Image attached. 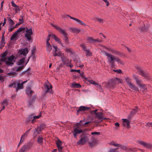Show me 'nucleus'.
<instances>
[{"label": "nucleus", "mask_w": 152, "mask_h": 152, "mask_svg": "<svg viewBox=\"0 0 152 152\" xmlns=\"http://www.w3.org/2000/svg\"><path fill=\"white\" fill-rule=\"evenodd\" d=\"M28 52V50L27 48L22 49L19 51V56L21 59L18 61L17 63L18 65L21 66L15 67L14 68L15 71L18 72L22 69L23 67V64L25 62V59L26 58V56Z\"/></svg>", "instance_id": "nucleus-1"}, {"label": "nucleus", "mask_w": 152, "mask_h": 152, "mask_svg": "<svg viewBox=\"0 0 152 152\" xmlns=\"http://www.w3.org/2000/svg\"><path fill=\"white\" fill-rule=\"evenodd\" d=\"M83 121H80V123L77 124L76 127H74L73 130L72 131V133L74 137L75 138H76L77 134L82 133L83 132V130L82 129H79V126L86 125L88 124L90 122V121H88L83 123L82 122Z\"/></svg>", "instance_id": "nucleus-2"}, {"label": "nucleus", "mask_w": 152, "mask_h": 152, "mask_svg": "<svg viewBox=\"0 0 152 152\" xmlns=\"http://www.w3.org/2000/svg\"><path fill=\"white\" fill-rule=\"evenodd\" d=\"M53 52L52 53L53 56H62L63 54V53L60 50V49L58 48L57 46L53 45ZM61 60L63 63L65 64L67 63L66 61L67 60V59L66 58L61 57Z\"/></svg>", "instance_id": "nucleus-3"}, {"label": "nucleus", "mask_w": 152, "mask_h": 152, "mask_svg": "<svg viewBox=\"0 0 152 152\" xmlns=\"http://www.w3.org/2000/svg\"><path fill=\"white\" fill-rule=\"evenodd\" d=\"M6 56V53H3L2 55L0 61L1 62H4L6 63V64L9 66H12L15 61L14 60L15 56L13 55H12L11 56L7 58H5Z\"/></svg>", "instance_id": "nucleus-4"}, {"label": "nucleus", "mask_w": 152, "mask_h": 152, "mask_svg": "<svg viewBox=\"0 0 152 152\" xmlns=\"http://www.w3.org/2000/svg\"><path fill=\"white\" fill-rule=\"evenodd\" d=\"M105 54L107 57L108 62L111 64V66L113 67L114 65V62L115 60L116 57L111 54L107 53L106 52H104Z\"/></svg>", "instance_id": "nucleus-5"}, {"label": "nucleus", "mask_w": 152, "mask_h": 152, "mask_svg": "<svg viewBox=\"0 0 152 152\" xmlns=\"http://www.w3.org/2000/svg\"><path fill=\"white\" fill-rule=\"evenodd\" d=\"M52 26L54 27L56 29H57L59 32L62 33L64 35V40L65 41L66 43H68V39L66 36L67 35V34L65 30L61 28L60 27L55 25H54L52 24Z\"/></svg>", "instance_id": "nucleus-6"}, {"label": "nucleus", "mask_w": 152, "mask_h": 152, "mask_svg": "<svg viewBox=\"0 0 152 152\" xmlns=\"http://www.w3.org/2000/svg\"><path fill=\"white\" fill-rule=\"evenodd\" d=\"M25 28V29L24 30H26L25 37H26V39L28 41H30L31 39V36L33 34L32 29H28L27 28Z\"/></svg>", "instance_id": "nucleus-7"}, {"label": "nucleus", "mask_w": 152, "mask_h": 152, "mask_svg": "<svg viewBox=\"0 0 152 152\" xmlns=\"http://www.w3.org/2000/svg\"><path fill=\"white\" fill-rule=\"evenodd\" d=\"M97 110H95L92 111L91 112V113L92 114H95L96 117L98 119L102 121L103 119H105L106 118H104L103 116V113H102L98 112L97 113Z\"/></svg>", "instance_id": "nucleus-8"}, {"label": "nucleus", "mask_w": 152, "mask_h": 152, "mask_svg": "<svg viewBox=\"0 0 152 152\" xmlns=\"http://www.w3.org/2000/svg\"><path fill=\"white\" fill-rule=\"evenodd\" d=\"M88 139H89L88 137L87 136H85L80 138V140L77 142V144L79 145H83L86 142H87L88 143Z\"/></svg>", "instance_id": "nucleus-9"}, {"label": "nucleus", "mask_w": 152, "mask_h": 152, "mask_svg": "<svg viewBox=\"0 0 152 152\" xmlns=\"http://www.w3.org/2000/svg\"><path fill=\"white\" fill-rule=\"evenodd\" d=\"M25 29V28L23 27L20 28H19L11 37L10 38V39L12 40L14 39L18 35V33H19L20 32L23 31Z\"/></svg>", "instance_id": "nucleus-10"}, {"label": "nucleus", "mask_w": 152, "mask_h": 152, "mask_svg": "<svg viewBox=\"0 0 152 152\" xmlns=\"http://www.w3.org/2000/svg\"><path fill=\"white\" fill-rule=\"evenodd\" d=\"M136 142L147 148H149L151 147V144L148 143L143 141L137 140L136 141Z\"/></svg>", "instance_id": "nucleus-11"}, {"label": "nucleus", "mask_w": 152, "mask_h": 152, "mask_svg": "<svg viewBox=\"0 0 152 152\" xmlns=\"http://www.w3.org/2000/svg\"><path fill=\"white\" fill-rule=\"evenodd\" d=\"M88 140V143L91 146L94 145L96 143V139L94 137L89 136Z\"/></svg>", "instance_id": "nucleus-12"}, {"label": "nucleus", "mask_w": 152, "mask_h": 152, "mask_svg": "<svg viewBox=\"0 0 152 152\" xmlns=\"http://www.w3.org/2000/svg\"><path fill=\"white\" fill-rule=\"evenodd\" d=\"M27 81H24L20 83V81H17L16 91H17L19 89H22L23 88V84L26 83Z\"/></svg>", "instance_id": "nucleus-13"}, {"label": "nucleus", "mask_w": 152, "mask_h": 152, "mask_svg": "<svg viewBox=\"0 0 152 152\" xmlns=\"http://www.w3.org/2000/svg\"><path fill=\"white\" fill-rule=\"evenodd\" d=\"M67 16L69 17L71 19L74 20L77 24L81 25H86L83 22L79 19L72 17L68 15H67Z\"/></svg>", "instance_id": "nucleus-14"}, {"label": "nucleus", "mask_w": 152, "mask_h": 152, "mask_svg": "<svg viewBox=\"0 0 152 152\" xmlns=\"http://www.w3.org/2000/svg\"><path fill=\"white\" fill-rule=\"evenodd\" d=\"M122 120L123 121V125L127 128H129L130 126V121L126 119H122Z\"/></svg>", "instance_id": "nucleus-15"}, {"label": "nucleus", "mask_w": 152, "mask_h": 152, "mask_svg": "<svg viewBox=\"0 0 152 152\" xmlns=\"http://www.w3.org/2000/svg\"><path fill=\"white\" fill-rule=\"evenodd\" d=\"M45 87L48 89V90L46 92V93L48 92L49 93L52 92V86L50 85V83L48 81L46 82L45 83Z\"/></svg>", "instance_id": "nucleus-16"}, {"label": "nucleus", "mask_w": 152, "mask_h": 152, "mask_svg": "<svg viewBox=\"0 0 152 152\" xmlns=\"http://www.w3.org/2000/svg\"><path fill=\"white\" fill-rule=\"evenodd\" d=\"M41 116V114L40 113L39 115L37 116H34L31 115L29 116V118L30 120L31 121V123H34L35 121V120L39 118Z\"/></svg>", "instance_id": "nucleus-17"}, {"label": "nucleus", "mask_w": 152, "mask_h": 152, "mask_svg": "<svg viewBox=\"0 0 152 152\" xmlns=\"http://www.w3.org/2000/svg\"><path fill=\"white\" fill-rule=\"evenodd\" d=\"M8 104V102L6 99H4L1 102V111L4 109L5 108V107L7 106Z\"/></svg>", "instance_id": "nucleus-18"}, {"label": "nucleus", "mask_w": 152, "mask_h": 152, "mask_svg": "<svg viewBox=\"0 0 152 152\" xmlns=\"http://www.w3.org/2000/svg\"><path fill=\"white\" fill-rule=\"evenodd\" d=\"M133 76L137 84L139 86H140L143 84L142 83L141 80L138 79V77L137 76L134 75Z\"/></svg>", "instance_id": "nucleus-19"}, {"label": "nucleus", "mask_w": 152, "mask_h": 152, "mask_svg": "<svg viewBox=\"0 0 152 152\" xmlns=\"http://www.w3.org/2000/svg\"><path fill=\"white\" fill-rule=\"evenodd\" d=\"M136 68L139 71V74L141 75L145 76L146 77L147 76V75L145 74L143 71L140 68V67L137 66H136Z\"/></svg>", "instance_id": "nucleus-20"}, {"label": "nucleus", "mask_w": 152, "mask_h": 152, "mask_svg": "<svg viewBox=\"0 0 152 152\" xmlns=\"http://www.w3.org/2000/svg\"><path fill=\"white\" fill-rule=\"evenodd\" d=\"M11 4L14 7L13 10H15L16 13H17L18 11L20 10L19 7L17 6L13 1H12Z\"/></svg>", "instance_id": "nucleus-21"}, {"label": "nucleus", "mask_w": 152, "mask_h": 152, "mask_svg": "<svg viewBox=\"0 0 152 152\" xmlns=\"http://www.w3.org/2000/svg\"><path fill=\"white\" fill-rule=\"evenodd\" d=\"M128 86L130 88L134 91H138V88L136 87L135 85L132 83H129Z\"/></svg>", "instance_id": "nucleus-22"}, {"label": "nucleus", "mask_w": 152, "mask_h": 152, "mask_svg": "<svg viewBox=\"0 0 152 152\" xmlns=\"http://www.w3.org/2000/svg\"><path fill=\"white\" fill-rule=\"evenodd\" d=\"M89 108L84 106H82L79 107V109L77 111V113H79L80 111H85L89 110Z\"/></svg>", "instance_id": "nucleus-23"}, {"label": "nucleus", "mask_w": 152, "mask_h": 152, "mask_svg": "<svg viewBox=\"0 0 152 152\" xmlns=\"http://www.w3.org/2000/svg\"><path fill=\"white\" fill-rule=\"evenodd\" d=\"M52 38L54 39L56 42H58V43L60 44L62 46H64L62 44L61 42L60 39L55 35L53 34L52 35Z\"/></svg>", "instance_id": "nucleus-24"}, {"label": "nucleus", "mask_w": 152, "mask_h": 152, "mask_svg": "<svg viewBox=\"0 0 152 152\" xmlns=\"http://www.w3.org/2000/svg\"><path fill=\"white\" fill-rule=\"evenodd\" d=\"M113 83L114 85L115 84H119V83H122V82L121 80L117 78H116L113 80Z\"/></svg>", "instance_id": "nucleus-25"}, {"label": "nucleus", "mask_w": 152, "mask_h": 152, "mask_svg": "<svg viewBox=\"0 0 152 152\" xmlns=\"http://www.w3.org/2000/svg\"><path fill=\"white\" fill-rule=\"evenodd\" d=\"M46 48L47 52L49 54H50V51L52 50V45L50 43H46Z\"/></svg>", "instance_id": "nucleus-26"}, {"label": "nucleus", "mask_w": 152, "mask_h": 152, "mask_svg": "<svg viewBox=\"0 0 152 152\" xmlns=\"http://www.w3.org/2000/svg\"><path fill=\"white\" fill-rule=\"evenodd\" d=\"M30 130V129L27 130L21 137L20 138H21V140H23L22 141H24L28 136V131Z\"/></svg>", "instance_id": "nucleus-27"}, {"label": "nucleus", "mask_w": 152, "mask_h": 152, "mask_svg": "<svg viewBox=\"0 0 152 152\" xmlns=\"http://www.w3.org/2000/svg\"><path fill=\"white\" fill-rule=\"evenodd\" d=\"M87 40L90 42L92 43L95 42H101V40H99L98 39H94L91 37H88L87 38Z\"/></svg>", "instance_id": "nucleus-28"}, {"label": "nucleus", "mask_w": 152, "mask_h": 152, "mask_svg": "<svg viewBox=\"0 0 152 152\" xmlns=\"http://www.w3.org/2000/svg\"><path fill=\"white\" fill-rule=\"evenodd\" d=\"M56 144L58 149H62V147L61 146L62 142L60 140H58L57 141Z\"/></svg>", "instance_id": "nucleus-29"}, {"label": "nucleus", "mask_w": 152, "mask_h": 152, "mask_svg": "<svg viewBox=\"0 0 152 152\" xmlns=\"http://www.w3.org/2000/svg\"><path fill=\"white\" fill-rule=\"evenodd\" d=\"M83 49V50H85L86 52V55L87 56H90L91 55V53L88 50H87L86 49V48L85 46L83 45H81Z\"/></svg>", "instance_id": "nucleus-30"}, {"label": "nucleus", "mask_w": 152, "mask_h": 152, "mask_svg": "<svg viewBox=\"0 0 152 152\" xmlns=\"http://www.w3.org/2000/svg\"><path fill=\"white\" fill-rule=\"evenodd\" d=\"M81 85L79 83H72L71 87L72 88H80L81 87Z\"/></svg>", "instance_id": "nucleus-31"}, {"label": "nucleus", "mask_w": 152, "mask_h": 152, "mask_svg": "<svg viewBox=\"0 0 152 152\" xmlns=\"http://www.w3.org/2000/svg\"><path fill=\"white\" fill-rule=\"evenodd\" d=\"M34 93L33 91L31 90L30 87H27L26 90V93L27 94L30 95Z\"/></svg>", "instance_id": "nucleus-32"}, {"label": "nucleus", "mask_w": 152, "mask_h": 152, "mask_svg": "<svg viewBox=\"0 0 152 152\" xmlns=\"http://www.w3.org/2000/svg\"><path fill=\"white\" fill-rule=\"evenodd\" d=\"M5 42L4 38V37L3 35H2V38L1 39V43L0 44V48H2L5 45Z\"/></svg>", "instance_id": "nucleus-33"}, {"label": "nucleus", "mask_w": 152, "mask_h": 152, "mask_svg": "<svg viewBox=\"0 0 152 152\" xmlns=\"http://www.w3.org/2000/svg\"><path fill=\"white\" fill-rule=\"evenodd\" d=\"M16 86H17V81L14 82H13L12 83H10L9 85V87H13L14 88H15L16 89Z\"/></svg>", "instance_id": "nucleus-34"}, {"label": "nucleus", "mask_w": 152, "mask_h": 152, "mask_svg": "<svg viewBox=\"0 0 152 152\" xmlns=\"http://www.w3.org/2000/svg\"><path fill=\"white\" fill-rule=\"evenodd\" d=\"M32 145V144L31 142H27L24 145V146L27 149V150L29 149L30 147H31Z\"/></svg>", "instance_id": "nucleus-35"}, {"label": "nucleus", "mask_w": 152, "mask_h": 152, "mask_svg": "<svg viewBox=\"0 0 152 152\" xmlns=\"http://www.w3.org/2000/svg\"><path fill=\"white\" fill-rule=\"evenodd\" d=\"M43 138L40 136H39L37 140L38 142L40 144L42 145L43 142Z\"/></svg>", "instance_id": "nucleus-36"}, {"label": "nucleus", "mask_w": 152, "mask_h": 152, "mask_svg": "<svg viewBox=\"0 0 152 152\" xmlns=\"http://www.w3.org/2000/svg\"><path fill=\"white\" fill-rule=\"evenodd\" d=\"M42 130L40 126V127H38L37 129H35L34 130V133H35L36 132H37L38 134H39L40 133L41 131Z\"/></svg>", "instance_id": "nucleus-37"}, {"label": "nucleus", "mask_w": 152, "mask_h": 152, "mask_svg": "<svg viewBox=\"0 0 152 152\" xmlns=\"http://www.w3.org/2000/svg\"><path fill=\"white\" fill-rule=\"evenodd\" d=\"M142 89V91L144 92L146 91L147 88L145 84H143L140 86Z\"/></svg>", "instance_id": "nucleus-38"}, {"label": "nucleus", "mask_w": 152, "mask_h": 152, "mask_svg": "<svg viewBox=\"0 0 152 152\" xmlns=\"http://www.w3.org/2000/svg\"><path fill=\"white\" fill-rule=\"evenodd\" d=\"M71 30L73 32L76 34L78 33L80 31L79 29L77 28H72Z\"/></svg>", "instance_id": "nucleus-39"}, {"label": "nucleus", "mask_w": 152, "mask_h": 152, "mask_svg": "<svg viewBox=\"0 0 152 152\" xmlns=\"http://www.w3.org/2000/svg\"><path fill=\"white\" fill-rule=\"evenodd\" d=\"M138 108L137 107H135V109H133L131 112V114L132 115H133L134 114L136 113L137 111Z\"/></svg>", "instance_id": "nucleus-40"}, {"label": "nucleus", "mask_w": 152, "mask_h": 152, "mask_svg": "<svg viewBox=\"0 0 152 152\" xmlns=\"http://www.w3.org/2000/svg\"><path fill=\"white\" fill-rule=\"evenodd\" d=\"M115 61L117 62L119 64H123V63L122 61L118 57H116Z\"/></svg>", "instance_id": "nucleus-41"}, {"label": "nucleus", "mask_w": 152, "mask_h": 152, "mask_svg": "<svg viewBox=\"0 0 152 152\" xmlns=\"http://www.w3.org/2000/svg\"><path fill=\"white\" fill-rule=\"evenodd\" d=\"M27 149L24 145L19 150V152H24Z\"/></svg>", "instance_id": "nucleus-42"}, {"label": "nucleus", "mask_w": 152, "mask_h": 152, "mask_svg": "<svg viewBox=\"0 0 152 152\" xmlns=\"http://www.w3.org/2000/svg\"><path fill=\"white\" fill-rule=\"evenodd\" d=\"M8 21L10 26H13L15 24L14 21L10 18H9Z\"/></svg>", "instance_id": "nucleus-43"}, {"label": "nucleus", "mask_w": 152, "mask_h": 152, "mask_svg": "<svg viewBox=\"0 0 152 152\" xmlns=\"http://www.w3.org/2000/svg\"><path fill=\"white\" fill-rule=\"evenodd\" d=\"M110 145H113L114 146L119 147L120 146V145L118 144H116L114 142H112L109 143Z\"/></svg>", "instance_id": "nucleus-44"}, {"label": "nucleus", "mask_w": 152, "mask_h": 152, "mask_svg": "<svg viewBox=\"0 0 152 152\" xmlns=\"http://www.w3.org/2000/svg\"><path fill=\"white\" fill-rule=\"evenodd\" d=\"M10 26L8 28L9 31L10 32L14 30V29L15 28V26Z\"/></svg>", "instance_id": "nucleus-45"}, {"label": "nucleus", "mask_w": 152, "mask_h": 152, "mask_svg": "<svg viewBox=\"0 0 152 152\" xmlns=\"http://www.w3.org/2000/svg\"><path fill=\"white\" fill-rule=\"evenodd\" d=\"M125 80L128 83V85L129 84V83H132L131 82V79L128 77H126L125 78Z\"/></svg>", "instance_id": "nucleus-46"}, {"label": "nucleus", "mask_w": 152, "mask_h": 152, "mask_svg": "<svg viewBox=\"0 0 152 152\" xmlns=\"http://www.w3.org/2000/svg\"><path fill=\"white\" fill-rule=\"evenodd\" d=\"M91 134L93 136H94L96 135H100V133L99 132H92L91 133Z\"/></svg>", "instance_id": "nucleus-47"}, {"label": "nucleus", "mask_w": 152, "mask_h": 152, "mask_svg": "<svg viewBox=\"0 0 152 152\" xmlns=\"http://www.w3.org/2000/svg\"><path fill=\"white\" fill-rule=\"evenodd\" d=\"M96 19L99 23H103V19L99 18H96Z\"/></svg>", "instance_id": "nucleus-48"}, {"label": "nucleus", "mask_w": 152, "mask_h": 152, "mask_svg": "<svg viewBox=\"0 0 152 152\" xmlns=\"http://www.w3.org/2000/svg\"><path fill=\"white\" fill-rule=\"evenodd\" d=\"M8 75L10 76H14L15 75V73L14 72H9L8 73Z\"/></svg>", "instance_id": "nucleus-49"}, {"label": "nucleus", "mask_w": 152, "mask_h": 152, "mask_svg": "<svg viewBox=\"0 0 152 152\" xmlns=\"http://www.w3.org/2000/svg\"><path fill=\"white\" fill-rule=\"evenodd\" d=\"M40 127L43 130L46 128V126L45 124H43L40 125Z\"/></svg>", "instance_id": "nucleus-50"}, {"label": "nucleus", "mask_w": 152, "mask_h": 152, "mask_svg": "<svg viewBox=\"0 0 152 152\" xmlns=\"http://www.w3.org/2000/svg\"><path fill=\"white\" fill-rule=\"evenodd\" d=\"M108 152H118V151H117L116 150V149L113 148V149H110Z\"/></svg>", "instance_id": "nucleus-51"}, {"label": "nucleus", "mask_w": 152, "mask_h": 152, "mask_svg": "<svg viewBox=\"0 0 152 152\" xmlns=\"http://www.w3.org/2000/svg\"><path fill=\"white\" fill-rule=\"evenodd\" d=\"M33 103V100H31L28 101V105L30 106V105H32Z\"/></svg>", "instance_id": "nucleus-52"}, {"label": "nucleus", "mask_w": 152, "mask_h": 152, "mask_svg": "<svg viewBox=\"0 0 152 152\" xmlns=\"http://www.w3.org/2000/svg\"><path fill=\"white\" fill-rule=\"evenodd\" d=\"M51 36V34H49L48 36V37L47 39L46 43H50V42H49V41L50 39Z\"/></svg>", "instance_id": "nucleus-53"}, {"label": "nucleus", "mask_w": 152, "mask_h": 152, "mask_svg": "<svg viewBox=\"0 0 152 152\" xmlns=\"http://www.w3.org/2000/svg\"><path fill=\"white\" fill-rule=\"evenodd\" d=\"M103 84L105 85V87L107 88H110L111 87V86H110V83H104Z\"/></svg>", "instance_id": "nucleus-54"}, {"label": "nucleus", "mask_w": 152, "mask_h": 152, "mask_svg": "<svg viewBox=\"0 0 152 152\" xmlns=\"http://www.w3.org/2000/svg\"><path fill=\"white\" fill-rule=\"evenodd\" d=\"M71 71L72 72H75V71L77 72H78L79 73H80V70H76L74 69H71Z\"/></svg>", "instance_id": "nucleus-55"}, {"label": "nucleus", "mask_w": 152, "mask_h": 152, "mask_svg": "<svg viewBox=\"0 0 152 152\" xmlns=\"http://www.w3.org/2000/svg\"><path fill=\"white\" fill-rule=\"evenodd\" d=\"M95 86L98 88L100 89L101 88V86L98 84L96 83L95 85Z\"/></svg>", "instance_id": "nucleus-56"}, {"label": "nucleus", "mask_w": 152, "mask_h": 152, "mask_svg": "<svg viewBox=\"0 0 152 152\" xmlns=\"http://www.w3.org/2000/svg\"><path fill=\"white\" fill-rule=\"evenodd\" d=\"M89 82H90V83L91 84H93L94 85H95L96 83V82L94 81H93V80H90L89 81Z\"/></svg>", "instance_id": "nucleus-57"}, {"label": "nucleus", "mask_w": 152, "mask_h": 152, "mask_svg": "<svg viewBox=\"0 0 152 152\" xmlns=\"http://www.w3.org/2000/svg\"><path fill=\"white\" fill-rule=\"evenodd\" d=\"M113 71L115 72H117L118 73H121V70L120 69L116 70H113Z\"/></svg>", "instance_id": "nucleus-58"}, {"label": "nucleus", "mask_w": 152, "mask_h": 152, "mask_svg": "<svg viewBox=\"0 0 152 152\" xmlns=\"http://www.w3.org/2000/svg\"><path fill=\"white\" fill-rule=\"evenodd\" d=\"M102 1H104L105 2L106 4V5L107 6H108L109 5V3L108 1L107 0H102Z\"/></svg>", "instance_id": "nucleus-59"}, {"label": "nucleus", "mask_w": 152, "mask_h": 152, "mask_svg": "<svg viewBox=\"0 0 152 152\" xmlns=\"http://www.w3.org/2000/svg\"><path fill=\"white\" fill-rule=\"evenodd\" d=\"M4 3V1H2L1 3V7L0 9V10H3V4Z\"/></svg>", "instance_id": "nucleus-60"}, {"label": "nucleus", "mask_w": 152, "mask_h": 152, "mask_svg": "<svg viewBox=\"0 0 152 152\" xmlns=\"http://www.w3.org/2000/svg\"><path fill=\"white\" fill-rule=\"evenodd\" d=\"M147 126L148 127H152V123H148L146 124Z\"/></svg>", "instance_id": "nucleus-61"}, {"label": "nucleus", "mask_w": 152, "mask_h": 152, "mask_svg": "<svg viewBox=\"0 0 152 152\" xmlns=\"http://www.w3.org/2000/svg\"><path fill=\"white\" fill-rule=\"evenodd\" d=\"M115 125L116 127H118L119 126V124L118 123H115Z\"/></svg>", "instance_id": "nucleus-62"}, {"label": "nucleus", "mask_w": 152, "mask_h": 152, "mask_svg": "<svg viewBox=\"0 0 152 152\" xmlns=\"http://www.w3.org/2000/svg\"><path fill=\"white\" fill-rule=\"evenodd\" d=\"M21 24V23H20V22H19L18 23H17L15 26V28H16L19 25H20V24Z\"/></svg>", "instance_id": "nucleus-63"}, {"label": "nucleus", "mask_w": 152, "mask_h": 152, "mask_svg": "<svg viewBox=\"0 0 152 152\" xmlns=\"http://www.w3.org/2000/svg\"><path fill=\"white\" fill-rule=\"evenodd\" d=\"M19 20L20 21L19 22H20V23H21V24H22V23H23V19L22 18H21V19H20Z\"/></svg>", "instance_id": "nucleus-64"}]
</instances>
